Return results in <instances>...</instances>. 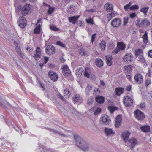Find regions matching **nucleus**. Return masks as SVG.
Wrapping results in <instances>:
<instances>
[{
  "mask_svg": "<svg viewBox=\"0 0 152 152\" xmlns=\"http://www.w3.org/2000/svg\"><path fill=\"white\" fill-rule=\"evenodd\" d=\"M56 44L62 47L65 48V45L64 44L62 43L60 41H57L56 42Z\"/></svg>",
  "mask_w": 152,
  "mask_h": 152,
  "instance_id": "nucleus-47",
  "label": "nucleus"
},
{
  "mask_svg": "<svg viewBox=\"0 0 152 152\" xmlns=\"http://www.w3.org/2000/svg\"><path fill=\"white\" fill-rule=\"evenodd\" d=\"M95 100L99 103L102 104L104 102V98L102 96H98L96 97Z\"/></svg>",
  "mask_w": 152,
  "mask_h": 152,
  "instance_id": "nucleus-20",
  "label": "nucleus"
},
{
  "mask_svg": "<svg viewBox=\"0 0 152 152\" xmlns=\"http://www.w3.org/2000/svg\"><path fill=\"white\" fill-rule=\"evenodd\" d=\"M48 47H49V48H50V49L52 50L53 52H54L55 51V49L54 47L51 45L48 46Z\"/></svg>",
  "mask_w": 152,
  "mask_h": 152,
  "instance_id": "nucleus-58",
  "label": "nucleus"
},
{
  "mask_svg": "<svg viewBox=\"0 0 152 152\" xmlns=\"http://www.w3.org/2000/svg\"><path fill=\"white\" fill-rule=\"evenodd\" d=\"M134 79L137 84H141L143 82L142 76L141 74L137 73L134 76Z\"/></svg>",
  "mask_w": 152,
  "mask_h": 152,
  "instance_id": "nucleus-7",
  "label": "nucleus"
},
{
  "mask_svg": "<svg viewBox=\"0 0 152 152\" xmlns=\"http://www.w3.org/2000/svg\"><path fill=\"white\" fill-rule=\"evenodd\" d=\"M126 90L128 91H130L131 90V86H128L126 87Z\"/></svg>",
  "mask_w": 152,
  "mask_h": 152,
  "instance_id": "nucleus-63",
  "label": "nucleus"
},
{
  "mask_svg": "<svg viewBox=\"0 0 152 152\" xmlns=\"http://www.w3.org/2000/svg\"><path fill=\"white\" fill-rule=\"evenodd\" d=\"M116 14V12L115 11L107 14V17L109 18L108 21L110 20L113 17H114Z\"/></svg>",
  "mask_w": 152,
  "mask_h": 152,
  "instance_id": "nucleus-29",
  "label": "nucleus"
},
{
  "mask_svg": "<svg viewBox=\"0 0 152 152\" xmlns=\"http://www.w3.org/2000/svg\"><path fill=\"white\" fill-rule=\"evenodd\" d=\"M41 53H36L34 54L33 57L36 60H38L39 59L41 56Z\"/></svg>",
  "mask_w": 152,
  "mask_h": 152,
  "instance_id": "nucleus-34",
  "label": "nucleus"
},
{
  "mask_svg": "<svg viewBox=\"0 0 152 152\" xmlns=\"http://www.w3.org/2000/svg\"><path fill=\"white\" fill-rule=\"evenodd\" d=\"M137 142V140L135 138H131L128 140V146L132 149L135 145Z\"/></svg>",
  "mask_w": 152,
  "mask_h": 152,
  "instance_id": "nucleus-10",
  "label": "nucleus"
},
{
  "mask_svg": "<svg viewBox=\"0 0 152 152\" xmlns=\"http://www.w3.org/2000/svg\"><path fill=\"white\" fill-rule=\"evenodd\" d=\"M86 21L87 23H88L89 24L92 25L94 24L92 19H91V18L90 19H86Z\"/></svg>",
  "mask_w": 152,
  "mask_h": 152,
  "instance_id": "nucleus-49",
  "label": "nucleus"
},
{
  "mask_svg": "<svg viewBox=\"0 0 152 152\" xmlns=\"http://www.w3.org/2000/svg\"><path fill=\"white\" fill-rule=\"evenodd\" d=\"M82 71V70L81 69H77L76 70L77 75H79L80 74H81Z\"/></svg>",
  "mask_w": 152,
  "mask_h": 152,
  "instance_id": "nucleus-55",
  "label": "nucleus"
},
{
  "mask_svg": "<svg viewBox=\"0 0 152 152\" xmlns=\"http://www.w3.org/2000/svg\"><path fill=\"white\" fill-rule=\"evenodd\" d=\"M101 120L104 125H109L110 123V118L107 115H105L101 118Z\"/></svg>",
  "mask_w": 152,
  "mask_h": 152,
  "instance_id": "nucleus-9",
  "label": "nucleus"
},
{
  "mask_svg": "<svg viewBox=\"0 0 152 152\" xmlns=\"http://www.w3.org/2000/svg\"><path fill=\"white\" fill-rule=\"evenodd\" d=\"M50 28L51 30L54 31H60V29L59 28L54 26L50 25Z\"/></svg>",
  "mask_w": 152,
  "mask_h": 152,
  "instance_id": "nucleus-37",
  "label": "nucleus"
},
{
  "mask_svg": "<svg viewBox=\"0 0 152 152\" xmlns=\"http://www.w3.org/2000/svg\"><path fill=\"white\" fill-rule=\"evenodd\" d=\"M79 52L81 56H85L86 55V52L83 48H80L79 50Z\"/></svg>",
  "mask_w": 152,
  "mask_h": 152,
  "instance_id": "nucleus-31",
  "label": "nucleus"
},
{
  "mask_svg": "<svg viewBox=\"0 0 152 152\" xmlns=\"http://www.w3.org/2000/svg\"><path fill=\"white\" fill-rule=\"evenodd\" d=\"M141 130L143 132L146 133L150 132V126L148 125H145L140 127Z\"/></svg>",
  "mask_w": 152,
  "mask_h": 152,
  "instance_id": "nucleus-19",
  "label": "nucleus"
},
{
  "mask_svg": "<svg viewBox=\"0 0 152 152\" xmlns=\"http://www.w3.org/2000/svg\"><path fill=\"white\" fill-rule=\"evenodd\" d=\"M148 55L150 57L152 58V50H150L148 51Z\"/></svg>",
  "mask_w": 152,
  "mask_h": 152,
  "instance_id": "nucleus-60",
  "label": "nucleus"
},
{
  "mask_svg": "<svg viewBox=\"0 0 152 152\" xmlns=\"http://www.w3.org/2000/svg\"><path fill=\"white\" fill-rule=\"evenodd\" d=\"M63 74L66 76L70 75L71 74V72L70 71L68 66L66 65H64L63 67Z\"/></svg>",
  "mask_w": 152,
  "mask_h": 152,
  "instance_id": "nucleus-11",
  "label": "nucleus"
},
{
  "mask_svg": "<svg viewBox=\"0 0 152 152\" xmlns=\"http://www.w3.org/2000/svg\"><path fill=\"white\" fill-rule=\"evenodd\" d=\"M54 10V9L53 8H49L48 11V13L49 14H52Z\"/></svg>",
  "mask_w": 152,
  "mask_h": 152,
  "instance_id": "nucleus-56",
  "label": "nucleus"
},
{
  "mask_svg": "<svg viewBox=\"0 0 152 152\" xmlns=\"http://www.w3.org/2000/svg\"><path fill=\"white\" fill-rule=\"evenodd\" d=\"M101 111V109L100 108L98 107L96 110L95 111L94 113V115H97L98 113H100Z\"/></svg>",
  "mask_w": 152,
  "mask_h": 152,
  "instance_id": "nucleus-48",
  "label": "nucleus"
},
{
  "mask_svg": "<svg viewBox=\"0 0 152 152\" xmlns=\"http://www.w3.org/2000/svg\"><path fill=\"white\" fill-rule=\"evenodd\" d=\"M120 51V50L119 49V48H118L117 47V48L114 50L112 52V53L113 54H116L118 53V52H119Z\"/></svg>",
  "mask_w": 152,
  "mask_h": 152,
  "instance_id": "nucleus-53",
  "label": "nucleus"
},
{
  "mask_svg": "<svg viewBox=\"0 0 152 152\" xmlns=\"http://www.w3.org/2000/svg\"><path fill=\"white\" fill-rule=\"evenodd\" d=\"M125 67V70L127 71V72H130L132 70V66L131 65H128L127 66Z\"/></svg>",
  "mask_w": 152,
  "mask_h": 152,
  "instance_id": "nucleus-45",
  "label": "nucleus"
},
{
  "mask_svg": "<svg viewBox=\"0 0 152 152\" xmlns=\"http://www.w3.org/2000/svg\"><path fill=\"white\" fill-rule=\"evenodd\" d=\"M106 8V10L107 12H110L113 11V5L110 3L106 4L104 6Z\"/></svg>",
  "mask_w": 152,
  "mask_h": 152,
  "instance_id": "nucleus-15",
  "label": "nucleus"
},
{
  "mask_svg": "<svg viewBox=\"0 0 152 152\" xmlns=\"http://www.w3.org/2000/svg\"><path fill=\"white\" fill-rule=\"evenodd\" d=\"M15 50L18 54L22 58L24 57L25 55L24 53L22 52L21 48L19 46H17L15 48Z\"/></svg>",
  "mask_w": 152,
  "mask_h": 152,
  "instance_id": "nucleus-16",
  "label": "nucleus"
},
{
  "mask_svg": "<svg viewBox=\"0 0 152 152\" xmlns=\"http://www.w3.org/2000/svg\"><path fill=\"white\" fill-rule=\"evenodd\" d=\"M64 94L65 96H66V97L69 98L71 94L69 91L68 89H66L64 91Z\"/></svg>",
  "mask_w": 152,
  "mask_h": 152,
  "instance_id": "nucleus-35",
  "label": "nucleus"
},
{
  "mask_svg": "<svg viewBox=\"0 0 152 152\" xmlns=\"http://www.w3.org/2000/svg\"><path fill=\"white\" fill-rule=\"evenodd\" d=\"M93 99H89L88 100V103L89 104H91L93 102Z\"/></svg>",
  "mask_w": 152,
  "mask_h": 152,
  "instance_id": "nucleus-64",
  "label": "nucleus"
},
{
  "mask_svg": "<svg viewBox=\"0 0 152 152\" xmlns=\"http://www.w3.org/2000/svg\"><path fill=\"white\" fill-rule=\"evenodd\" d=\"M74 137L75 142L78 147L84 151L88 150V145L84 139L78 135H75Z\"/></svg>",
  "mask_w": 152,
  "mask_h": 152,
  "instance_id": "nucleus-1",
  "label": "nucleus"
},
{
  "mask_svg": "<svg viewBox=\"0 0 152 152\" xmlns=\"http://www.w3.org/2000/svg\"><path fill=\"white\" fill-rule=\"evenodd\" d=\"M91 72L89 69L86 67L85 69L84 76L87 78H89Z\"/></svg>",
  "mask_w": 152,
  "mask_h": 152,
  "instance_id": "nucleus-28",
  "label": "nucleus"
},
{
  "mask_svg": "<svg viewBox=\"0 0 152 152\" xmlns=\"http://www.w3.org/2000/svg\"><path fill=\"white\" fill-rule=\"evenodd\" d=\"M17 23L20 27L23 28L26 26L27 21L25 18L21 16L18 19Z\"/></svg>",
  "mask_w": 152,
  "mask_h": 152,
  "instance_id": "nucleus-5",
  "label": "nucleus"
},
{
  "mask_svg": "<svg viewBox=\"0 0 152 152\" xmlns=\"http://www.w3.org/2000/svg\"><path fill=\"white\" fill-rule=\"evenodd\" d=\"M130 134V133L127 131H125L122 133V137L125 142H127Z\"/></svg>",
  "mask_w": 152,
  "mask_h": 152,
  "instance_id": "nucleus-14",
  "label": "nucleus"
},
{
  "mask_svg": "<svg viewBox=\"0 0 152 152\" xmlns=\"http://www.w3.org/2000/svg\"><path fill=\"white\" fill-rule=\"evenodd\" d=\"M96 36V33L92 35L91 36V42L93 43L94 41Z\"/></svg>",
  "mask_w": 152,
  "mask_h": 152,
  "instance_id": "nucleus-57",
  "label": "nucleus"
},
{
  "mask_svg": "<svg viewBox=\"0 0 152 152\" xmlns=\"http://www.w3.org/2000/svg\"><path fill=\"white\" fill-rule=\"evenodd\" d=\"M151 83V81L150 79H147L145 83V86L147 87Z\"/></svg>",
  "mask_w": 152,
  "mask_h": 152,
  "instance_id": "nucleus-52",
  "label": "nucleus"
},
{
  "mask_svg": "<svg viewBox=\"0 0 152 152\" xmlns=\"http://www.w3.org/2000/svg\"><path fill=\"white\" fill-rule=\"evenodd\" d=\"M75 8V6L72 5H71L69 8L67 9V12L69 13H71L74 11Z\"/></svg>",
  "mask_w": 152,
  "mask_h": 152,
  "instance_id": "nucleus-33",
  "label": "nucleus"
},
{
  "mask_svg": "<svg viewBox=\"0 0 152 152\" xmlns=\"http://www.w3.org/2000/svg\"><path fill=\"white\" fill-rule=\"evenodd\" d=\"M121 24V20L119 18H115L112 20L111 25L114 27H118Z\"/></svg>",
  "mask_w": 152,
  "mask_h": 152,
  "instance_id": "nucleus-8",
  "label": "nucleus"
},
{
  "mask_svg": "<svg viewBox=\"0 0 152 152\" xmlns=\"http://www.w3.org/2000/svg\"><path fill=\"white\" fill-rule=\"evenodd\" d=\"M117 109V108L115 107L109 106L108 107V109L111 113H113L115 110Z\"/></svg>",
  "mask_w": 152,
  "mask_h": 152,
  "instance_id": "nucleus-41",
  "label": "nucleus"
},
{
  "mask_svg": "<svg viewBox=\"0 0 152 152\" xmlns=\"http://www.w3.org/2000/svg\"><path fill=\"white\" fill-rule=\"evenodd\" d=\"M139 6L137 5H133L130 7L131 10H136L138 9Z\"/></svg>",
  "mask_w": 152,
  "mask_h": 152,
  "instance_id": "nucleus-43",
  "label": "nucleus"
},
{
  "mask_svg": "<svg viewBox=\"0 0 152 152\" xmlns=\"http://www.w3.org/2000/svg\"><path fill=\"white\" fill-rule=\"evenodd\" d=\"M18 8L19 10L21 11V14L23 16H25L27 15L29 12L31 8L29 4H26L23 7L20 5Z\"/></svg>",
  "mask_w": 152,
  "mask_h": 152,
  "instance_id": "nucleus-3",
  "label": "nucleus"
},
{
  "mask_svg": "<svg viewBox=\"0 0 152 152\" xmlns=\"http://www.w3.org/2000/svg\"><path fill=\"white\" fill-rule=\"evenodd\" d=\"M5 102H6V101L3 99L0 96V106L3 107H6L4 104L5 103Z\"/></svg>",
  "mask_w": 152,
  "mask_h": 152,
  "instance_id": "nucleus-39",
  "label": "nucleus"
},
{
  "mask_svg": "<svg viewBox=\"0 0 152 152\" xmlns=\"http://www.w3.org/2000/svg\"><path fill=\"white\" fill-rule=\"evenodd\" d=\"M134 115L136 118L138 120H143L145 118L143 112L138 109L134 112Z\"/></svg>",
  "mask_w": 152,
  "mask_h": 152,
  "instance_id": "nucleus-6",
  "label": "nucleus"
},
{
  "mask_svg": "<svg viewBox=\"0 0 152 152\" xmlns=\"http://www.w3.org/2000/svg\"><path fill=\"white\" fill-rule=\"evenodd\" d=\"M135 23L138 27L145 28L148 27L150 25V21L147 18H144L143 20L138 18L136 21Z\"/></svg>",
  "mask_w": 152,
  "mask_h": 152,
  "instance_id": "nucleus-2",
  "label": "nucleus"
},
{
  "mask_svg": "<svg viewBox=\"0 0 152 152\" xmlns=\"http://www.w3.org/2000/svg\"><path fill=\"white\" fill-rule=\"evenodd\" d=\"M79 17V16H73L68 18V20L70 22H72L73 24H75Z\"/></svg>",
  "mask_w": 152,
  "mask_h": 152,
  "instance_id": "nucleus-17",
  "label": "nucleus"
},
{
  "mask_svg": "<svg viewBox=\"0 0 152 152\" xmlns=\"http://www.w3.org/2000/svg\"><path fill=\"white\" fill-rule=\"evenodd\" d=\"M96 65L99 67H101L103 65V62L100 58H98L96 59L95 61Z\"/></svg>",
  "mask_w": 152,
  "mask_h": 152,
  "instance_id": "nucleus-18",
  "label": "nucleus"
},
{
  "mask_svg": "<svg viewBox=\"0 0 152 152\" xmlns=\"http://www.w3.org/2000/svg\"><path fill=\"white\" fill-rule=\"evenodd\" d=\"M132 3L130 2L129 4L124 6V9L125 11L127 10L128 9L130 8V7Z\"/></svg>",
  "mask_w": 152,
  "mask_h": 152,
  "instance_id": "nucleus-46",
  "label": "nucleus"
},
{
  "mask_svg": "<svg viewBox=\"0 0 152 152\" xmlns=\"http://www.w3.org/2000/svg\"><path fill=\"white\" fill-rule=\"evenodd\" d=\"M124 88L118 87L117 88L115 89V92L116 94L118 96H119L124 92Z\"/></svg>",
  "mask_w": 152,
  "mask_h": 152,
  "instance_id": "nucleus-22",
  "label": "nucleus"
},
{
  "mask_svg": "<svg viewBox=\"0 0 152 152\" xmlns=\"http://www.w3.org/2000/svg\"><path fill=\"white\" fill-rule=\"evenodd\" d=\"M36 53H41L40 48L39 47H37L36 50Z\"/></svg>",
  "mask_w": 152,
  "mask_h": 152,
  "instance_id": "nucleus-61",
  "label": "nucleus"
},
{
  "mask_svg": "<svg viewBox=\"0 0 152 152\" xmlns=\"http://www.w3.org/2000/svg\"><path fill=\"white\" fill-rule=\"evenodd\" d=\"M135 52V55L136 56H139V55H140V54H142V50L140 49L136 50Z\"/></svg>",
  "mask_w": 152,
  "mask_h": 152,
  "instance_id": "nucleus-40",
  "label": "nucleus"
},
{
  "mask_svg": "<svg viewBox=\"0 0 152 152\" xmlns=\"http://www.w3.org/2000/svg\"><path fill=\"white\" fill-rule=\"evenodd\" d=\"M123 59L124 61H127L128 62L129 61H132L133 56L130 53H128L125 55L123 58Z\"/></svg>",
  "mask_w": 152,
  "mask_h": 152,
  "instance_id": "nucleus-13",
  "label": "nucleus"
},
{
  "mask_svg": "<svg viewBox=\"0 0 152 152\" xmlns=\"http://www.w3.org/2000/svg\"><path fill=\"white\" fill-rule=\"evenodd\" d=\"M139 60L142 63H143L145 62V60L142 55H140L138 57Z\"/></svg>",
  "mask_w": 152,
  "mask_h": 152,
  "instance_id": "nucleus-38",
  "label": "nucleus"
},
{
  "mask_svg": "<svg viewBox=\"0 0 152 152\" xmlns=\"http://www.w3.org/2000/svg\"><path fill=\"white\" fill-rule=\"evenodd\" d=\"M117 48H119L120 50H124L125 48V45L122 42H118L117 43Z\"/></svg>",
  "mask_w": 152,
  "mask_h": 152,
  "instance_id": "nucleus-27",
  "label": "nucleus"
},
{
  "mask_svg": "<svg viewBox=\"0 0 152 152\" xmlns=\"http://www.w3.org/2000/svg\"><path fill=\"white\" fill-rule=\"evenodd\" d=\"M26 50L29 53L31 52L33 50V48L31 46H28L26 48Z\"/></svg>",
  "mask_w": 152,
  "mask_h": 152,
  "instance_id": "nucleus-51",
  "label": "nucleus"
},
{
  "mask_svg": "<svg viewBox=\"0 0 152 152\" xmlns=\"http://www.w3.org/2000/svg\"><path fill=\"white\" fill-rule=\"evenodd\" d=\"M56 74V73H55L54 72L52 71H50L48 73V75L50 78H52L53 77V76L54 74Z\"/></svg>",
  "mask_w": 152,
  "mask_h": 152,
  "instance_id": "nucleus-50",
  "label": "nucleus"
},
{
  "mask_svg": "<svg viewBox=\"0 0 152 152\" xmlns=\"http://www.w3.org/2000/svg\"><path fill=\"white\" fill-rule=\"evenodd\" d=\"M145 106V104L144 103H141L140 105V107L141 109L144 108Z\"/></svg>",
  "mask_w": 152,
  "mask_h": 152,
  "instance_id": "nucleus-62",
  "label": "nucleus"
},
{
  "mask_svg": "<svg viewBox=\"0 0 152 152\" xmlns=\"http://www.w3.org/2000/svg\"><path fill=\"white\" fill-rule=\"evenodd\" d=\"M124 98L123 103L125 106L130 107L133 104V100L129 96H126Z\"/></svg>",
  "mask_w": 152,
  "mask_h": 152,
  "instance_id": "nucleus-4",
  "label": "nucleus"
},
{
  "mask_svg": "<svg viewBox=\"0 0 152 152\" xmlns=\"http://www.w3.org/2000/svg\"><path fill=\"white\" fill-rule=\"evenodd\" d=\"M137 15V14L135 12L130 13L129 14V17L130 18H132L135 17Z\"/></svg>",
  "mask_w": 152,
  "mask_h": 152,
  "instance_id": "nucleus-54",
  "label": "nucleus"
},
{
  "mask_svg": "<svg viewBox=\"0 0 152 152\" xmlns=\"http://www.w3.org/2000/svg\"><path fill=\"white\" fill-rule=\"evenodd\" d=\"M49 48V47H48V46L47 47V48H45V52L46 53H48V54L51 55L52 53H50V49H48V48Z\"/></svg>",
  "mask_w": 152,
  "mask_h": 152,
  "instance_id": "nucleus-59",
  "label": "nucleus"
},
{
  "mask_svg": "<svg viewBox=\"0 0 152 152\" xmlns=\"http://www.w3.org/2000/svg\"><path fill=\"white\" fill-rule=\"evenodd\" d=\"M104 132L107 136L114 133L112 129H110L106 127L104 129Z\"/></svg>",
  "mask_w": 152,
  "mask_h": 152,
  "instance_id": "nucleus-21",
  "label": "nucleus"
},
{
  "mask_svg": "<svg viewBox=\"0 0 152 152\" xmlns=\"http://www.w3.org/2000/svg\"><path fill=\"white\" fill-rule=\"evenodd\" d=\"M80 99V96L79 94H75L74 95L73 97V101L75 104L79 101Z\"/></svg>",
  "mask_w": 152,
  "mask_h": 152,
  "instance_id": "nucleus-26",
  "label": "nucleus"
},
{
  "mask_svg": "<svg viewBox=\"0 0 152 152\" xmlns=\"http://www.w3.org/2000/svg\"><path fill=\"white\" fill-rule=\"evenodd\" d=\"M129 19V18L128 17H124L123 18V20H124V23L123 25L124 26H126L128 21V20Z\"/></svg>",
  "mask_w": 152,
  "mask_h": 152,
  "instance_id": "nucleus-42",
  "label": "nucleus"
},
{
  "mask_svg": "<svg viewBox=\"0 0 152 152\" xmlns=\"http://www.w3.org/2000/svg\"><path fill=\"white\" fill-rule=\"evenodd\" d=\"M99 47L103 50H104L106 46V43L104 41H103L101 42L99 44Z\"/></svg>",
  "mask_w": 152,
  "mask_h": 152,
  "instance_id": "nucleus-32",
  "label": "nucleus"
},
{
  "mask_svg": "<svg viewBox=\"0 0 152 152\" xmlns=\"http://www.w3.org/2000/svg\"><path fill=\"white\" fill-rule=\"evenodd\" d=\"M53 133L55 134H58L61 136H63L65 137H66V135L57 130H54Z\"/></svg>",
  "mask_w": 152,
  "mask_h": 152,
  "instance_id": "nucleus-36",
  "label": "nucleus"
},
{
  "mask_svg": "<svg viewBox=\"0 0 152 152\" xmlns=\"http://www.w3.org/2000/svg\"><path fill=\"white\" fill-rule=\"evenodd\" d=\"M121 117V115H119L116 118L115 123V126L116 127H119L121 125L122 120Z\"/></svg>",
  "mask_w": 152,
  "mask_h": 152,
  "instance_id": "nucleus-12",
  "label": "nucleus"
},
{
  "mask_svg": "<svg viewBox=\"0 0 152 152\" xmlns=\"http://www.w3.org/2000/svg\"><path fill=\"white\" fill-rule=\"evenodd\" d=\"M41 28V25L40 24H38L34 30V33L36 34H39L40 33Z\"/></svg>",
  "mask_w": 152,
  "mask_h": 152,
  "instance_id": "nucleus-23",
  "label": "nucleus"
},
{
  "mask_svg": "<svg viewBox=\"0 0 152 152\" xmlns=\"http://www.w3.org/2000/svg\"><path fill=\"white\" fill-rule=\"evenodd\" d=\"M143 39V42L145 44H147L148 41V33L146 31L144 35L142 37Z\"/></svg>",
  "mask_w": 152,
  "mask_h": 152,
  "instance_id": "nucleus-25",
  "label": "nucleus"
},
{
  "mask_svg": "<svg viewBox=\"0 0 152 152\" xmlns=\"http://www.w3.org/2000/svg\"><path fill=\"white\" fill-rule=\"evenodd\" d=\"M111 56H106L105 58L106 60L107 64L108 65L110 66L112 64V62L111 60L112 59Z\"/></svg>",
  "mask_w": 152,
  "mask_h": 152,
  "instance_id": "nucleus-24",
  "label": "nucleus"
},
{
  "mask_svg": "<svg viewBox=\"0 0 152 152\" xmlns=\"http://www.w3.org/2000/svg\"><path fill=\"white\" fill-rule=\"evenodd\" d=\"M149 9V7H143L141 9L140 11V12H142L144 15H146L148 10Z\"/></svg>",
  "mask_w": 152,
  "mask_h": 152,
  "instance_id": "nucleus-30",
  "label": "nucleus"
},
{
  "mask_svg": "<svg viewBox=\"0 0 152 152\" xmlns=\"http://www.w3.org/2000/svg\"><path fill=\"white\" fill-rule=\"evenodd\" d=\"M53 81H56L57 80L58 78V76L56 74H54L52 78H50Z\"/></svg>",
  "mask_w": 152,
  "mask_h": 152,
  "instance_id": "nucleus-44",
  "label": "nucleus"
}]
</instances>
